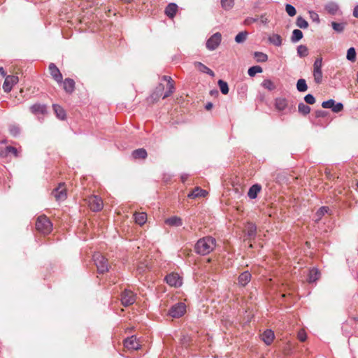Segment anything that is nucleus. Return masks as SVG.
Returning <instances> with one entry per match:
<instances>
[{"instance_id": "nucleus-64", "label": "nucleus", "mask_w": 358, "mask_h": 358, "mask_svg": "<svg viewBox=\"0 0 358 358\" xmlns=\"http://www.w3.org/2000/svg\"><path fill=\"white\" fill-rule=\"evenodd\" d=\"M355 320L358 321V316L355 317Z\"/></svg>"}, {"instance_id": "nucleus-4", "label": "nucleus", "mask_w": 358, "mask_h": 358, "mask_svg": "<svg viewBox=\"0 0 358 358\" xmlns=\"http://www.w3.org/2000/svg\"><path fill=\"white\" fill-rule=\"evenodd\" d=\"M322 58H317L313 64V77L314 81L316 84H320L322 82Z\"/></svg>"}, {"instance_id": "nucleus-27", "label": "nucleus", "mask_w": 358, "mask_h": 358, "mask_svg": "<svg viewBox=\"0 0 358 358\" xmlns=\"http://www.w3.org/2000/svg\"><path fill=\"white\" fill-rule=\"evenodd\" d=\"M52 107L57 117L59 119L63 120L66 118V112L62 107L57 104H53Z\"/></svg>"}, {"instance_id": "nucleus-44", "label": "nucleus", "mask_w": 358, "mask_h": 358, "mask_svg": "<svg viewBox=\"0 0 358 358\" xmlns=\"http://www.w3.org/2000/svg\"><path fill=\"white\" fill-rule=\"evenodd\" d=\"M262 85L263 87L270 91L273 90L275 88V85L270 79L264 80L262 83Z\"/></svg>"}, {"instance_id": "nucleus-28", "label": "nucleus", "mask_w": 358, "mask_h": 358, "mask_svg": "<svg viewBox=\"0 0 358 358\" xmlns=\"http://www.w3.org/2000/svg\"><path fill=\"white\" fill-rule=\"evenodd\" d=\"M166 224L170 225V226H175V227H179L181 226L182 224V220L177 217V216H173L166 220L165 221Z\"/></svg>"}, {"instance_id": "nucleus-53", "label": "nucleus", "mask_w": 358, "mask_h": 358, "mask_svg": "<svg viewBox=\"0 0 358 358\" xmlns=\"http://www.w3.org/2000/svg\"><path fill=\"white\" fill-rule=\"evenodd\" d=\"M147 265L145 263L141 262L137 266V271L139 273H143L147 269Z\"/></svg>"}, {"instance_id": "nucleus-12", "label": "nucleus", "mask_w": 358, "mask_h": 358, "mask_svg": "<svg viewBox=\"0 0 358 358\" xmlns=\"http://www.w3.org/2000/svg\"><path fill=\"white\" fill-rule=\"evenodd\" d=\"M245 233L249 240L254 239L257 234V227L255 224L249 222L245 226Z\"/></svg>"}, {"instance_id": "nucleus-15", "label": "nucleus", "mask_w": 358, "mask_h": 358, "mask_svg": "<svg viewBox=\"0 0 358 358\" xmlns=\"http://www.w3.org/2000/svg\"><path fill=\"white\" fill-rule=\"evenodd\" d=\"M124 345L127 348L131 350H137L140 345L136 341V338L133 336L126 338L124 341Z\"/></svg>"}, {"instance_id": "nucleus-41", "label": "nucleus", "mask_w": 358, "mask_h": 358, "mask_svg": "<svg viewBox=\"0 0 358 358\" xmlns=\"http://www.w3.org/2000/svg\"><path fill=\"white\" fill-rule=\"evenodd\" d=\"M297 54L300 57H305L308 55V48L304 45H300L297 48Z\"/></svg>"}, {"instance_id": "nucleus-37", "label": "nucleus", "mask_w": 358, "mask_h": 358, "mask_svg": "<svg viewBox=\"0 0 358 358\" xmlns=\"http://www.w3.org/2000/svg\"><path fill=\"white\" fill-rule=\"evenodd\" d=\"M329 210V207L322 206L316 212V221H319L326 213H328Z\"/></svg>"}, {"instance_id": "nucleus-8", "label": "nucleus", "mask_w": 358, "mask_h": 358, "mask_svg": "<svg viewBox=\"0 0 358 358\" xmlns=\"http://www.w3.org/2000/svg\"><path fill=\"white\" fill-rule=\"evenodd\" d=\"M165 281L169 285L175 287H179L182 284V278L176 273H171L168 274L165 277Z\"/></svg>"}, {"instance_id": "nucleus-29", "label": "nucleus", "mask_w": 358, "mask_h": 358, "mask_svg": "<svg viewBox=\"0 0 358 358\" xmlns=\"http://www.w3.org/2000/svg\"><path fill=\"white\" fill-rule=\"evenodd\" d=\"M207 192L200 187H196L192 192L188 194L189 198H196L199 196H205Z\"/></svg>"}, {"instance_id": "nucleus-56", "label": "nucleus", "mask_w": 358, "mask_h": 358, "mask_svg": "<svg viewBox=\"0 0 358 358\" xmlns=\"http://www.w3.org/2000/svg\"><path fill=\"white\" fill-rule=\"evenodd\" d=\"M327 113L324 110H318L315 111L316 117H324L327 115Z\"/></svg>"}, {"instance_id": "nucleus-57", "label": "nucleus", "mask_w": 358, "mask_h": 358, "mask_svg": "<svg viewBox=\"0 0 358 358\" xmlns=\"http://www.w3.org/2000/svg\"><path fill=\"white\" fill-rule=\"evenodd\" d=\"M259 20H260L261 23H262L264 24H266L268 22V19L267 17H266L264 15H262Z\"/></svg>"}, {"instance_id": "nucleus-60", "label": "nucleus", "mask_w": 358, "mask_h": 358, "mask_svg": "<svg viewBox=\"0 0 358 358\" xmlns=\"http://www.w3.org/2000/svg\"><path fill=\"white\" fill-rule=\"evenodd\" d=\"M213 103L211 102H208L206 106H205V108L206 110H210L212 108H213Z\"/></svg>"}, {"instance_id": "nucleus-33", "label": "nucleus", "mask_w": 358, "mask_h": 358, "mask_svg": "<svg viewBox=\"0 0 358 358\" xmlns=\"http://www.w3.org/2000/svg\"><path fill=\"white\" fill-rule=\"evenodd\" d=\"M296 89L300 92H304L308 90L306 81L303 78H300L296 83Z\"/></svg>"}, {"instance_id": "nucleus-31", "label": "nucleus", "mask_w": 358, "mask_h": 358, "mask_svg": "<svg viewBox=\"0 0 358 358\" xmlns=\"http://www.w3.org/2000/svg\"><path fill=\"white\" fill-rule=\"evenodd\" d=\"M303 32L300 29H294L292 31L291 41L292 43H296L299 41L303 38Z\"/></svg>"}, {"instance_id": "nucleus-18", "label": "nucleus", "mask_w": 358, "mask_h": 358, "mask_svg": "<svg viewBox=\"0 0 358 358\" xmlns=\"http://www.w3.org/2000/svg\"><path fill=\"white\" fill-rule=\"evenodd\" d=\"M64 185V184H62ZM62 184L57 188H55L53 192L54 196L57 201H64L66 198V194L64 189H61Z\"/></svg>"}, {"instance_id": "nucleus-26", "label": "nucleus", "mask_w": 358, "mask_h": 358, "mask_svg": "<svg viewBox=\"0 0 358 358\" xmlns=\"http://www.w3.org/2000/svg\"><path fill=\"white\" fill-rule=\"evenodd\" d=\"M268 41L270 43L274 45L275 46L279 47L282 45V37L278 34H273L269 36L268 38Z\"/></svg>"}, {"instance_id": "nucleus-49", "label": "nucleus", "mask_w": 358, "mask_h": 358, "mask_svg": "<svg viewBox=\"0 0 358 358\" xmlns=\"http://www.w3.org/2000/svg\"><path fill=\"white\" fill-rule=\"evenodd\" d=\"M304 101L308 103L313 105L315 103L316 100L314 96L311 94H308L304 96Z\"/></svg>"}, {"instance_id": "nucleus-39", "label": "nucleus", "mask_w": 358, "mask_h": 358, "mask_svg": "<svg viewBox=\"0 0 358 358\" xmlns=\"http://www.w3.org/2000/svg\"><path fill=\"white\" fill-rule=\"evenodd\" d=\"M296 24L301 29H306L308 27V22L301 16L297 17Z\"/></svg>"}, {"instance_id": "nucleus-24", "label": "nucleus", "mask_w": 358, "mask_h": 358, "mask_svg": "<svg viewBox=\"0 0 358 358\" xmlns=\"http://www.w3.org/2000/svg\"><path fill=\"white\" fill-rule=\"evenodd\" d=\"M135 222L140 226L144 224L147 221V214L145 213H135L134 214Z\"/></svg>"}, {"instance_id": "nucleus-9", "label": "nucleus", "mask_w": 358, "mask_h": 358, "mask_svg": "<svg viewBox=\"0 0 358 358\" xmlns=\"http://www.w3.org/2000/svg\"><path fill=\"white\" fill-rule=\"evenodd\" d=\"M89 206L94 212L100 211L103 208V201L98 196H92L89 198Z\"/></svg>"}, {"instance_id": "nucleus-63", "label": "nucleus", "mask_w": 358, "mask_h": 358, "mask_svg": "<svg viewBox=\"0 0 358 358\" xmlns=\"http://www.w3.org/2000/svg\"><path fill=\"white\" fill-rule=\"evenodd\" d=\"M187 175L181 176V180L183 182L185 181V180H187Z\"/></svg>"}, {"instance_id": "nucleus-48", "label": "nucleus", "mask_w": 358, "mask_h": 358, "mask_svg": "<svg viewBox=\"0 0 358 358\" xmlns=\"http://www.w3.org/2000/svg\"><path fill=\"white\" fill-rule=\"evenodd\" d=\"M9 131H10V134L13 136L15 137V136H17V135L20 134V129L18 126L13 124V125H10V127H9Z\"/></svg>"}, {"instance_id": "nucleus-50", "label": "nucleus", "mask_w": 358, "mask_h": 358, "mask_svg": "<svg viewBox=\"0 0 358 358\" xmlns=\"http://www.w3.org/2000/svg\"><path fill=\"white\" fill-rule=\"evenodd\" d=\"M334 103H335V101L334 99H329L327 101H323L322 103V106L324 108H331V109H332Z\"/></svg>"}, {"instance_id": "nucleus-32", "label": "nucleus", "mask_w": 358, "mask_h": 358, "mask_svg": "<svg viewBox=\"0 0 358 358\" xmlns=\"http://www.w3.org/2000/svg\"><path fill=\"white\" fill-rule=\"evenodd\" d=\"M299 113L303 115H307L310 112V108L303 102H300L298 105Z\"/></svg>"}, {"instance_id": "nucleus-1", "label": "nucleus", "mask_w": 358, "mask_h": 358, "mask_svg": "<svg viewBox=\"0 0 358 358\" xmlns=\"http://www.w3.org/2000/svg\"><path fill=\"white\" fill-rule=\"evenodd\" d=\"M216 245V240L212 236H208L197 241L195 244V252L200 255H206L210 253Z\"/></svg>"}, {"instance_id": "nucleus-36", "label": "nucleus", "mask_w": 358, "mask_h": 358, "mask_svg": "<svg viewBox=\"0 0 358 358\" xmlns=\"http://www.w3.org/2000/svg\"><path fill=\"white\" fill-rule=\"evenodd\" d=\"M9 154H13L15 157H18L17 148L10 145L6 146L1 153L2 155H3L5 156H7Z\"/></svg>"}, {"instance_id": "nucleus-34", "label": "nucleus", "mask_w": 358, "mask_h": 358, "mask_svg": "<svg viewBox=\"0 0 358 358\" xmlns=\"http://www.w3.org/2000/svg\"><path fill=\"white\" fill-rule=\"evenodd\" d=\"M345 25H346V23H345V22H331V26H332L333 29L338 33L343 32L345 29Z\"/></svg>"}, {"instance_id": "nucleus-46", "label": "nucleus", "mask_w": 358, "mask_h": 358, "mask_svg": "<svg viewBox=\"0 0 358 358\" xmlns=\"http://www.w3.org/2000/svg\"><path fill=\"white\" fill-rule=\"evenodd\" d=\"M221 5L224 10H230L234 5V0H221Z\"/></svg>"}, {"instance_id": "nucleus-62", "label": "nucleus", "mask_w": 358, "mask_h": 358, "mask_svg": "<svg viewBox=\"0 0 358 358\" xmlns=\"http://www.w3.org/2000/svg\"><path fill=\"white\" fill-rule=\"evenodd\" d=\"M0 74H1L2 76H3V77H5V76H6V71H4V69H3V67H0Z\"/></svg>"}, {"instance_id": "nucleus-10", "label": "nucleus", "mask_w": 358, "mask_h": 358, "mask_svg": "<svg viewBox=\"0 0 358 358\" xmlns=\"http://www.w3.org/2000/svg\"><path fill=\"white\" fill-rule=\"evenodd\" d=\"M19 81V78L16 76L10 75L6 77L4 83L3 84V90L5 92H10L14 85L17 84Z\"/></svg>"}, {"instance_id": "nucleus-43", "label": "nucleus", "mask_w": 358, "mask_h": 358, "mask_svg": "<svg viewBox=\"0 0 358 358\" xmlns=\"http://www.w3.org/2000/svg\"><path fill=\"white\" fill-rule=\"evenodd\" d=\"M248 32L246 31L239 32L235 37L237 43H242L247 39Z\"/></svg>"}, {"instance_id": "nucleus-25", "label": "nucleus", "mask_w": 358, "mask_h": 358, "mask_svg": "<svg viewBox=\"0 0 358 358\" xmlns=\"http://www.w3.org/2000/svg\"><path fill=\"white\" fill-rule=\"evenodd\" d=\"M325 10L330 15H336L338 11V5L335 2H329L324 6Z\"/></svg>"}, {"instance_id": "nucleus-5", "label": "nucleus", "mask_w": 358, "mask_h": 358, "mask_svg": "<svg viewBox=\"0 0 358 358\" xmlns=\"http://www.w3.org/2000/svg\"><path fill=\"white\" fill-rule=\"evenodd\" d=\"M186 312V306L184 303L179 302L172 306L169 310V315L173 318H179L182 317Z\"/></svg>"}, {"instance_id": "nucleus-61", "label": "nucleus", "mask_w": 358, "mask_h": 358, "mask_svg": "<svg viewBox=\"0 0 358 358\" xmlns=\"http://www.w3.org/2000/svg\"><path fill=\"white\" fill-rule=\"evenodd\" d=\"M164 90V85L162 84H159V86L157 87V93L159 94V92L163 91Z\"/></svg>"}, {"instance_id": "nucleus-42", "label": "nucleus", "mask_w": 358, "mask_h": 358, "mask_svg": "<svg viewBox=\"0 0 358 358\" xmlns=\"http://www.w3.org/2000/svg\"><path fill=\"white\" fill-rule=\"evenodd\" d=\"M167 91L163 95L162 94H160L161 96H162L163 99L169 97L173 93L175 89L173 82H170L167 83Z\"/></svg>"}, {"instance_id": "nucleus-38", "label": "nucleus", "mask_w": 358, "mask_h": 358, "mask_svg": "<svg viewBox=\"0 0 358 358\" xmlns=\"http://www.w3.org/2000/svg\"><path fill=\"white\" fill-rule=\"evenodd\" d=\"M262 68L260 66H253L249 68L248 73L250 77H254L257 73H262Z\"/></svg>"}, {"instance_id": "nucleus-55", "label": "nucleus", "mask_w": 358, "mask_h": 358, "mask_svg": "<svg viewBox=\"0 0 358 358\" xmlns=\"http://www.w3.org/2000/svg\"><path fill=\"white\" fill-rule=\"evenodd\" d=\"M259 20L258 18H255V17H247L245 21H244V24L245 25H250L251 24L254 23V22H256Z\"/></svg>"}, {"instance_id": "nucleus-7", "label": "nucleus", "mask_w": 358, "mask_h": 358, "mask_svg": "<svg viewBox=\"0 0 358 358\" xmlns=\"http://www.w3.org/2000/svg\"><path fill=\"white\" fill-rule=\"evenodd\" d=\"M222 35L219 32L215 33L206 41V48L209 50H215L220 44Z\"/></svg>"}, {"instance_id": "nucleus-23", "label": "nucleus", "mask_w": 358, "mask_h": 358, "mask_svg": "<svg viewBox=\"0 0 358 358\" xmlns=\"http://www.w3.org/2000/svg\"><path fill=\"white\" fill-rule=\"evenodd\" d=\"M238 283L241 286H245L251 280V274L248 271L241 273L238 276Z\"/></svg>"}, {"instance_id": "nucleus-3", "label": "nucleus", "mask_w": 358, "mask_h": 358, "mask_svg": "<svg viewBox=\"0 0 358 358\" xmlns=\"http://www.w3.org/2000/svg\"><path fill=\"white\" fill-rule=\"evenodd\" d=\"M93 261L99 273H104L105 272H107L108 271L109 266L108 260L101 253H95L93 255Z\"/></svg>"}, {"instance_id": "nucleus-51", "label": "nucleus", "mask_w": 358, "mask_h": 358, "mask_svg": "<svg viewBox=\"0 0 358 358\" xmlns=\"http://www.w3.org/2000/svg\"><path fill=\"white\" fill-rule=\"evenodd\" d=\"M343 109V104L341 102L334 103V106L332 108V111L334 113H339Z\"/></svg>"}, {"instance_id": "nucleus-16", "label": "nucleus", "mask_w": 358, "mask_h": 358, "mask_svg": "<svg viewBox=\"0 0 358 358\" xmlns=\"http://www.w3.org/2000/svg\"><path fill=\"white\" fill-rule=\"evenodd\" d=\"M63 87L66 93H73L75 90V81L71 78H66L63 82Z\"/></svg>"}, {"instance_id": "nucleus-30", "label": "nucleus", "mask_w": 358, "mask_h": 358, "mask_svg": "<svg viewBox=\"0 0 358 358\" xmlns=\"http://www.w3.org/2000/svg\"><path fill=\"white\" fill-rule=\"evenodd\" d=\"M320 276V273L318 269L313 268L309 272L308 280L309 282H314L319 279Z\"/></svg>"}, {"instance_id": "nucleus-14", "label": "nucleus", "mask_w": 358, "mask_h": 358, "mask_svg": "<svg viewBox=\"0 0 358 358\" xmlns=\"http://www.w3.org/2000/svg\"><path fill=\"white\" fill-rule=\"evenodd\" d=\"M30 110L33 114H45L47 113V107L45 104L35 103L30 106Z\"/></svg>"}, {"instance_id": "nucleus-17", "label": "nucleus", "mask_w": 358, "mask_h": 358, "mask_svg": "<svg viewBox=\"0 0 358 358\" xmlns=\"http://www.w3.org/2000/svg\"><path fill=\"white\" fill-rule=\"evenodd\" d=\"M194 66L201 72L206 73L211 77L215 76L214 72L210 69L208 66L199 62H195L194 63Z\"/></svg>"}, {"instance_id": "nucleus-13", "label": "nucleus", "mask_w": 358, "mask_h": 358, "mask_svg": "<svg viewBox=\"0 0 358 358\" xmlns=\"http://www.w3.org/2000/svg\"><path fill=\"white\" fill-rule=\"evenodd\" d=\"M178 8V7L176 3H170L165 8L164 13L168 17L173 19L176 15Z\"/></svg>"}, {"instance_id": "nucleus-35", "label": "nucleus", "mask_w": 358, "mask_h": 358, "mask_svg": "<svg viewBox=\"0 0 358 358\" xmlns=\"http://www.w3.org/2000/svg\"><path fill=\"white\" fill-rule=\"evenodd\" d=\"M254 57L257 62H265L268 60V55L262 52H255Z\"/></svg>"}, {"instance_id": "nucleus-45", "label": "nucleus", "mask_w": 358, "mask_h": 358, "mask_svg": "<svg viewBox=\"0 0 358 358\" xmlns=\"http://www.w3.org/2000/svg\"><path fill=\"white\" fill-rule=\"evenodd\" d=\"M347 59L350 62H354L356 59V50L355 48L351 47L348 50L347 52Z\"/></svg>"}, {"instance_id": "nucleus-40", "label": "nucleus", "mask_w": 358, "mask_h": 358, "mask_svg": "<svg viewBox=\"0 0 358 358\" xmlns=\"http://www.w3.org/2000/svg\"><path fill=\"white\" fill-rule=\"evenodd\" d=\"M217 84L223 94H227L229 93V86L227 82L222 80H219Z\"/></svg>"}, {"instance_id": "nucleus-52", "label": "nucleus", "mask_w": 358, "mask_h": 358, "mask_svg": "<svg viewBox=\"0 0 358 358\" xmlns=\"http://www.w3.org/2000/svg\"><path fill=\"white\" fill-rule=\"evenodd\" d=\"M310 17L313 21L316 22L317 23L320 22L319 15L315 11H309Z\"/></svg>"}, {"instance_id": "nucleus-58", "label": "nucleus", "mask_w": 358, "mask_h": 358, "mask_svg": "<svg viewBox=\"0 0 358 358\" xmlns=\"http://www.w3.org/2000/svg\"><path fill=\"white\" fill-rule=\"evenodd\" d=\"M162 80L166 81L167 83H169L170 82H173V79L170 76H163L162 77Z\"/></svg>"}, {"instance_id": "nucleus-21", "label": "nucleus", "mask_w": 358, "mask_h": 358, "mask_svg": "<svg viewBox=\"0 0 358 358\" xmlns=\"http://www.w3.org/2000/svg\"><path fill=\"white\" fill-rule=\"evenodd\" d=\"M274 336V333L271 329H266L262 335L263 341L268 345L273 342Z\"/></svg>"}, {"instance_id": "nucleus-47", "label": "nucleus", "mask_w": 358, "mask_h": 358, "mask_svg": "<svg viewBox=\"0 0 358 358\" xmlns=\"http://www.w3.org/2000/svg\"><path fill=\"white\" fill-rule=\"evenodd\" d=\"M285 10L289 16L293 17L296 14V8L291 4L287 3L285 5Z\"/></svg>"}, {"instance_id": "nucleus-22", "label": "nucleus", "mask_w": 358, "mask_h": 358, "mask_svg": "<svg viewBox=\"0 0 358 358\" xmlns=\"http://www.w3.org/2000/svg\"><path fill=\"white\" fill-rule=\"evenodd\" d=\"M287 106V100L285 98L278 97L275 99V107L279 111L284 110Z\"/></svg>"}, {"instance_id": "nucleus-59", "label": "nucleus", "mask_w": 358, "mask_h": 358, "mask_svg": "<svg viewBox=\"0 0 358 358\" xmlns=\"http://www.w3.org/2000/svg\"><path fill=\"white\" fill-rule=\"evenodd\" d=\"M353 15L358 18V5L356 6L353 10Z\"/></svg>"}, {"instance_id": "nucleus-19", "label": "nucleus", "mask_w": 358, "mask_h": 358, "mask_svg": "<svg viewBox=\"0 0 358 358\" xmlns=\"http://www.w3.org/2000/svg\"><path fill=\"white\" fill-rule=\"evenodd\" d=\"M262 187L259 184L252 185L248 192V196L250 199H254L257 196L258 193L261 191Z\"/></svg>"}, {"instance_id": "nucleus-6", "label": "nucleus", "mask_w": 358, "mask_h": 358, "mask_svg": "<svg viewBox=\"0 0 358 358\" xmlns=\"http://www.w3.org/2000/svg\"><path fill=\"white\" fill-rule=\"evenodd\" d=\"M121 301L124 306L132 305L136 301V294L132 291L125 289L122 293Z\"/></svg>"}, {"instance_id": "nucleus-11", "label": "nucleus", "mask_w": 358, "mask_h": 358, "mask_svg": "<svg viewBox=\"0 0 358 358\" xmlns=\"http://www.w3.org/2000/svg\"><path fill=\"white\" fill-rule=\"evenodd\" d=\"M48 69L52 78L57 83H61L62 82L63 76L59 69L57 67V66L54 63H50L49 64Z\"/></svg>"}, {"instance_id": "nucleus-20", "label": "nucleus", "mask_w": 358, "mask_h": 358, "mask_svg": "<svg viewBox=\"0 0 358 358\" xmlns=\"http://www.w3.org/2000/svg\"><path fill=\"white\" fill-rule=\"evenodd\" d=\"M131 156L135 159H144L147 157L148 153L145 149L138 148L132 152Z\"/></svg>"}, {"instance_id": "nucleus-54", "label": "nucleus", "mask_w": 358, "mask_h": 358, "mask_svg": "<svg viewBox=\"0 0 358 358\" xmlns=\"http://www.w3.org/2000/svg\"><path fill=\"white\" fill-rule=\"evenodd\" d=\"M307 336L303 330H300L298 333V338L300 341L304 342L306 340Z\"/></svg>"}, {"instance_id": "nucleus-2", "label": "nucleus", "mask_w": 358, "mask_h": 358, "mask_svg": "<svg viewBox=\"0 0 358 358\" xmlns=\"http://www.w3.org/2000/svg\"><path fill=\"white\" fill-rule=\"evenodd\" d=\"M36 228L39 232L48 234L52 229V224L45 215H41L37 218Z\"/></svg>"}]
</instances>
